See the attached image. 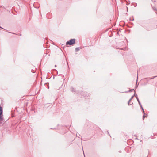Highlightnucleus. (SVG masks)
Returning a JSON list of instances; mask_svg holds the SVG:
<instances>
[{
    "label": "nucleus",
    "mask_w": 157,
    "mask_h": 157,
    "mask_svg": "<svg viewBox=\"0 0 157 157\" xmlns=\"http://www.w3.org/2000/svg\"><path fill=\"white\" fill-rule=\"evenodd\" d=\"M156 77H157V76H153V77H152V78H150V79H153V78H155Z\"/></svg>",
    "instance_id": "nucleus-8"
},
{
    "label": "nucleus",
    "mask_w": 157,
    "mask_h": 157,
    "mask_svg": "<svg viewBox=\"0 0 157 157\" xmlns=\"http://www.w3.org/2000/svg\"><path fill=\"white\" fill-rule=\"evenodd\" d=\"M133 97V96H132V97H131V98H132Z\"/></svg>",
    "instance_id": "nucleus-11"
},
{
    "label": "nucleus",
    "mask_w": 157,
    "mask_h": 157,
    "mask_svg": "<svg viewBox=\"0 0 157 157\" xmlns=\"http://www.w3.org/2000/svg\"><path fill=\"white\" fill-rule=\"evenodd\" d=\"M142 109V110L143 111V112L144 114V115H145V112H144V109H143V108H142V109Z\"/></svg>",
    "instance_id": "nucleus-6"
},
{
    "label": "nucleus",
    "mask_w": 157,
    "mask_h": 157,
    "mask_svg": "<svg viewBox=\"0 0 157 157\" xmlns=\"http://www.w3.org/2000/svg\"><path fill=\"white\" fill-rule=\"evenodd\" d=\"M140 142H142V140H140Z\"/></svg>",
    "instance_id": "nucleus-12"
},
{
    "label": "nucleus",
    "mask_w": 157,
    "mask_h": 157,
    "mask_svg": "<svg viewBox=\"0 0 157 157\" xmlns=\"http://www.w3.org/2000/svg\"><path fill=\"white\" fill-rule=\"evenodd\" d=\"M132 99H130L128 101V105H130L133 104V102L131 101V100Z\"/></svg>",
    "instance_id": "nucleus-3"
},
{
    "label": "nucleus",
    "mask_w": 157,
    "mask_h": 157,
    "mask_svg": "<svg viewBox=\"0 0 157 157\" xmlns=\"http://www.w3.org/2000/svg\"><path fill=\"white\" fill-rule=\"evenodd\" d=\"M147 114L146 116H145V115H144H144H143V120L145 118V117H147Z\"/></svg>",
    "instance_id": "nucleus-5"
},
{
    "label": "nucleus",
    "mask_w": 157,
    "mask_h": 157,
    "mask_svg": "<svg viewBox=\"0 0 157 157\" xmlns=\"http://www.w3.org/2000/svg\"><path fill=\"white\" fill-rule=\"evenodd\" d=\"M139 104L140 107H141V109H142V108H143V107H142V105L141 104V103L140 102L139 103Z\"/></svg>",
    "instance_id": "nucleus-7"
},
{
    "label": "nucleus",
    "mask_w": 157,
    "mask_h": 157,
    "mask_svg": "<svg viewBox=\"0 0 157 157\" xmlns=\"http://www.w3.org/2000/svg\"><path fill=\"white\" fill-rule=\"evenodd\" d=\"M107 132H108V134L109 135V136H110V137H111V136H110V135L109 134V132L108 131H107Z\"/></svg>",
    "instance_id": "nucleus-10"
},
{
    "label": "nucleus",
    "mask_w": 157,
    "mask_h": 157,
    "mask_svg": "<svg viewBox=\"0 0 157 157\" xmlns=\"http://www.w3.org/2000/svg\"><path fill=\"white\" fill-rule=\"evenodd\" d=\"M79 49L78 48H76L75 50L76 51H79Z\"/></svg>",
    "instance_id": "nucleus-4"
},
{
    "label": "nucleus",
    "mask_w": 157,
    "mask_h": 157,
    "mask_svg": "<svg viewBox=\"0 0 157 157\" xmlns=\"http://www.w3.org/2000/svg\"><path fill=\"white\" fill-rule=\"evenodd\" d=\"M3 109L2 107L0 106V124L2 125L4 123L5 121L3 119V115L2 114Z\"/></svg>",
    "instance_id": "nucleus-1"
},
{
    "label": "nucleus",
    "mask_w": 157,
    "mask_h": 157,
    "mask_svg": "<svg viewBox=\"0 0 157 157\" xmlns=\"http://www.w3.org/2000/svg\"><path fill=\"white\" fill-rule=\"evenodd\" d=\"M75 43V39H71L69 41H67L66 43L67 45H71L74 44Z\"/></svg>",
    "instance_id": "nucleus-2"
},
{
    "label": "nucleus",
    "mask_w": 157,
    "mask_h": 157,
    "mask_svg": "<svg viewBox=\"0 0 157 157\" xmlns=\"http://www.w3.org/2000/svg\"><path fill=\"white\" fill-rule=\"evenodd\" d=\"M137 99V101H138V102L139 103H139L140 102V101L139 100V99Z\"/></svg>",
    "instance_id": "nucleus-9"
}]
</instances>
